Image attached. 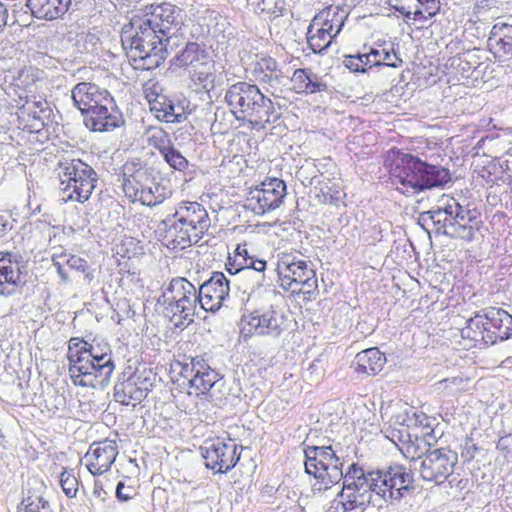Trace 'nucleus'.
Listing matches in <instances>:
<instances>
[{
    "label": "nucleus",
    "instance_id": "603ef678",
    "mask_svg": "<svg viewBox=\"0 0 512 512\" xmlns=\"http://www.w3.org/2000/svg\"><path fill=\"white\" fill-rule=\"evenodd\" d=\"M388 3L407 19H411L415 6H419V0H388Z\"/></svg>",
    "mask_w": 512,
    "mask_h": 512
},
{
    "label": "nucleus",
    "instance_id": "39448f33",
    "mask_svg": "<svg viewBox=\"0 0 512 512\" xmlns=\"http://www.w3.org/2000/svg\"><path fill=\"white\" fill-rule=\"evenodd\" d=\"M173 217L175 221L166 235L173 249H185L198 243L211 223L207 210L198 202L179 203Z\"/></svg>",
    "mask_w": 512,
    "mask_h": 512
},
{
    "label": "nucleus",
    "instance_id": "9b49d317",
    "mask_svg": "<svg viewBox=\"0 0 512 512\" xmlns=\"http://www.w3.org/2000/svg\"><path fill=\"white\" fill-rule=\"evenodd\" d=\"M405 458H410V470H419L421 477L427 481L442 483L451 473L457 456L448 450V454L441 450H426L425 453L415 456L417 450H400Z\"/></svg>",
    "mask_w": 512,
    "mask_h": 512
},
{
    "label": "nucleus",
    "instance_id": "2f4dec72",
    "mask_svg": "<svg viewBox=\"0 0 512 512\" xmlns=\"http://www.w3.org/2000/svg\"><path fill=\"white\" fill-rule=\"evenodd\" d=\"M190 78L192 82L197 86L198 89H204L210 91L214 88L215 83V66L213 60L210 57L189 70Z\"/></svg>",
    "mask_w": 512,
    "mask_h": 512
},
{
    "label": "nucleus",
    "instance_id": "c85d7f7f",
    "mask_svg": "<svg viewBox=\"0 0 512 512\" xmlns=\"http://www.w3.org/2000/svg\"><path fill=\"white\" fill-rule=\"evenodd\" d=\"M348 15L346 8L331 5L320 11L314 18L322 22V26H325L337 36L341 32Z\"/></svg>",
    "mask_w": 512,
    "mask_h": 512
},
{
    "label": "nucleus",
    "instance_id": "7c9ffc66",
    "mask_svg": "<svg viewBox=\"0 0 512 512\" xmlns=\"http://www.w3.org/2000/svg\"><path fill=\"white\" fill-rule=\"evenodd\" d=\"M115 457V450H88L85 454L87 469L93 475H101L110 469Z\"/></svg>",
    "mask_w": 512,
    "mask_h": 512
},
{
    "label": "nucleus",
    "instance_id": "6e6d98bb",
    "mask_svg": "<svg viewBox=\"0 0 512 512\" xmlns=\"http://www.w3.org/2000/svg\"><path fill=\"white\" fill-rule=\"evenodd\" d=\"M467 379L462 377L446 378L439 382L445 389H448L450 393H454L464 389Z\"/></svg>",
    "mask_w": 512,
    "mask_h": 512
},
{
    "label": "nucleus",
    "instance_id": "dca6fc26",
    "mask_svg": "<svg viewBox=\"0 0 512 512\" xmlns=\"http://www.w3.org/2000/svg\"><path fill=\"white\" fill-rule=\"evenodd\" d=\"M229 291L226 276L222 272H214L197 290L200 308L209 312L218 311L229 296Z\"/></svg>",
    "mask_w": 512,
    "mask_h": 512
},
{
    "label": "nucleus",
    "instance_id": "f3484780",
    "mask_svg": "<svg viewBox=\"0 0 512 512\" xmlns=\"http://www.w3.org/2000/svg\"><path fill=\"white\" fill-rule=\"evenodd\" d=\"M75 107H77L84 116H87L96 109L98 105L110 104L111 94L98 85L90 82H80L74 86L71 91Z\"/></svg>",
    "mask_w": 512,
    "mask_h": 512
},
{
    "label": "nucleus",
    "instance_id": "cd10ccee",
    "mask_svg": "<svg viewBox=\"0 0 512 512\" xmlns=\"http://www.w3.org/2000/svg\"><path fill=\"white\" fill-rule=\"evenodd\" d=\"M52 261L63 282H68L70 280L65 268L66 266L72 270L82 273H84L88 268V263L84 258L77 255L67 254L64 251H61L60 253H53Z\"/></svg>",
    "mask_w": 512,
    "mask_h": 512
},
{
    "label": "nucleus",
    "instance_id": "4468645a",
    "mask_svg": "<svg viewBox=\"0 0 512 512\" xmlns=\"http://www.w3.org/2000/svg\"><path fill=\"white\" fill-rule=\"evenodd\" d=\"M161 34L179 33L186 19L181 8L170 3H162L152 8L142 17Z\"/></svg>",
    "mask_w": 512,
    "mask_h": 512
},
{
    "label": "nucleus",
    "instance_id": "37998d69",
    "mask_svg": "<svg viewBox=\"0 0 512 512\" xmlns=\"http://www.w3.org/2000/svg\"><path fill=\"white\" fill-rule=\"evenodd\" d=\"M128 378L137 387L140 393L143 394L144 397L147 396V393L151 390L153 386L154 377L152 376L151 371H148L146 369H143L142 371L137 370Z\"/></svg>",
    "mask_w": 512,
    "mask_h": 512
},
{
    "label": "nucleus",
    "instance_id": "1a4fd4ad",
    "mask_svg": "<svg viewBox=\"0 0 512 512\" xmlns=\"http://www.w3.org/2000/svg\"><path fill=\"white\" fill-rule=\"evenodd\" d=\"M381 470H365L362 466L352 463L343 478V489L340 496L346 498L344 509H352L372 501L373 494L378 496Z\"/></svg>",
    "mask_w": 512,
    "mask_h": 512
},
{
    "label": "nucleus",
    "instance_id": "a878e982",
    "mask_svg": "<svg viewBox=\"0 0 512 512\" xmlns=\"http://www.w3.org/2000/svg\"><path fill=\"white\" fill-rule=\"evenodd\" d=\"M291 82L297 93L313 94L326 90L327 85L316 74L306 69L294 71Z\"/></svg>",
    "mask_w": 512,
    "mask_h": 512
},
{
    "label": "nucleus",
    "instance_id": "09e8293b",
    "mask_svg": "<svg viewBox=\"0 0 512 512\" xmlns=\"http://www.w3.org/2000/svg\"><path fill=\"white\" fill-rule=\"evenodd\" d=\"M255 72H266L272 73L270 79L280 80L283 75L281 70L278 67V64L275 59L272 57H263L257 62V68Z\"/></svg>",
    "mask_w": 512,
    "mask_h": 512
},
{
    "label": "nucleus",
    "instance_id": "7ed1b4c3",
    "mask_svg": "<svg viewBox=\"0 0 512 512\" xmlns=\"http://www.w3.org/2000/svg\"><path fill=\"white\" fill-rule=\"evenodd\" d=\"M225 101L238 120H245L253 127L264 129L279 118L273 101L257 85L237 82L225 93Z\"/></svg>",
    "mask_w": 512,
    "mask_h": 512
},
{
    "label": "nucleus",
    "instance_id": "13d9d810",
    "mask_svg": "<svg viewBox=\"0 0 512 512\" xmlns=\"http://www.w3.org/2000/svg\"><path fill=\"white\" fill-rule=\"evenodd\" d=\"M359 62H361V57L357 55H347L343 59V65L351 72H360L361 65H359Z\"/></svg>",
    "mask_w": 512,
    "mask_h": 512
},
{
    "label": "nucleus",
    "instance_id": "aec40b11",
    "mask_svg": "<svg viewBox=\"0 0 512 512\" xmlns=\"http://www.w3.org/2000/svg\"><path fill=\"white\" fill-rule=\"evenodd\" d=\"M463 213L464 207L460 205L456 199L447 197L442 207H438L435 210L422 212L419 216V223L423 227L432 224L435 233L440 234V227H444L443 223L448 216H453L462 220L463 217H465Z\"/></svg>",
    "mask_w": 512,
    "mask_h": 512
},
{
    "label": "nucleus",
    "instance_id": "680f3d73",
    "mask_svg": "<svg viewBox=\"0 0 512 512\" xmlns=\"http://www.w3.org/2000/svg\"><path fill=\"white\" fill-rule=\"evenodd\" d=\"M270 76H272V73L258 72L257 79L260 82L268 83L271 87L280 83V80L270 79Z\"/></svg>",
    "mask_w": 512,
    "mask_h": 512
},
{
    "label": "nucleus",
    "instance_id": "473e14b6",
    "mask_svg": "<svg viewBox=\"0 0 512 512\" xmlns=\"http://www.w3.org/2000/svg\"><path fill=\"white\" fill-rule=\"evenodd\" d=\"M218 373L215 371L207 372L199 375H191L189 379L190 388L194 390L196 395H208L211 401H215L212 389L217 385Z\"/></svg>",
    "mask_w": 512,
    "mask_h": 512
},
{
    "label": "nucleus",
    "instance_id": "f257e3e1",
    "mask_svg": "<svg viewBox=\"0 0 512 512\" xmlns=\"http://www.w3.org/2000/svg\"><path fill=\"white\" fill-rule=\"evenodd\" d=\"M67 358L73 383L82 387H104L115 369L109 344L96 339L71 338Z\"/></svg>",
    "mask_w": 512,
    "mask_h": 512
},
{
    "label": "nucleus",
    "instance_id": "5fc2aeb1",
    "mask_svg": "<svg viewBox=\"0 0 512 512\" xmlns=\"http://www.w3.org/2000/svg\"><path fill=\"white\" fill-rule=\"evenodd\" d=\"M159 46H164L165 48V58L167 55L174 51L180 45V36L179 33H169V34H161Z\"/></svg>",
    "mask_w": 512,
    "mask_h": 512
},
{
    "label": "nucleus",
    "instance_id": "4d7b16f0",
    "mask_svg": "<svg viewBox=\"0 0 512 512\" xmlns=\"http://www.w3.org/2000/svg\"><path fill=\"white\" fill-rule=\"evenodd\" d=\"M220 452H224V451L223 450H205V452L202 454V457L204 459V462H205V465L207 468L217 472V468L219 465L218 459H219Z\"/></svg>",
    "mask_w": 512,
    "mask_h": 512
},
{
    "label": "nucleus",
    "instance_id": "774afa93",
    "mask_svg": "<svg viewBox=\"0 0 512 512\" xmlns=\"http://www.w3.org/2000/svg\"><path fill=\"white\" fill-rule=\"evenodd\" d=\"M254 259L255 258L253 256H249L248 255V252L246 253L245 273H250L251 272V267L253 265Z\"/></svg>",
    "mask_w": 512,
    "mask_h": 512
},
{
    "label": "nucleus",
    "instance_id": "c756f323",
    "mask_svg": "<svg viewBox=\"0 0 512 512\" xmlns=\"http://www.w3.org/2000/svg\"><path fill=\"white\" fill-rule=\"evenodd\" d=\"M488 46L504 53L512 52V25L505 22L495 23L488 37Z\"/></svg>",
    "mask_w": 512,
    "mask_h": 512
},
{
    "label": "nucleus",
    "instance_id": "6ab92c4d",
    "mask_svg": "<svg viewBox=\"0 0 512 512\" xmlns=\"http://www.w3.org/2000/svg\"><path fill=\"white\" fill-rule=\"evenodd\" d=\"M486 329V344H495L508 339L512 333V316L500 308H489L483 314Z\"/></svg>",
    "mask_w": 512,
    "mask_h": 512
},
{
    "label": "nucleus",
    "instance_id": "4c0bfd02",
    "mask_svg": "<svg viewBox=\"0 0 512 512\" xmlns=\"http://www.w3.org/2000/svg\"><path fill=\"white\" fill-rule=\"evenodd\" d=\"M343 461L340 460L338 456L335 454V450H329L327 461L325 463V472H324V484L328 486L329 484L338 483L341 479L344 478V473L342 471Z\"/></svg>",
    "mask_w": 512,
    "mask_h": 512
},
{
    "label": "nucleus",
    "instance_id": "338daca9",
    "mask_svg": "<svg viewBox=\"0 0 512 512\" xmlns=\"http://www.w3.org/2000/svg\"><path fill=\"white\" fill-rule=\"evenodd\" d=\"M266 269V261L262 259H254L253 265L251 267V271L254 270L256 272H264Z\"/></svg>",
    "mask_w": 512,
    "mask_h": 512
},
{
    "label": "nucleus",
    "instance_id": "58836bf2",
    "mask_svg": "<svg viewBox=\"0 0 512 512\" xmlns=\"http://www.w3.org/2000/svg\"><path fill=\"white\" fill-rule=\"evenodd\" d=\"M248 5L259 15H268L270 19L282 16L285 7L282 0H248Z\"/></svg>",
    "mask_w": 512,
    "mask_h": 512
},
{
    "label": "nucleus",
    "instance_id": "e2e57ef3",
    "mask_svg": "<svg viewBox=\"0 0 512 512\" xmlns=\"http://www.w3.org/2000/svg\"><path fill=\"white\" fill-rule=\"evenodd\" d=\"M391 442L397 447L400 448V445L405 444V440H403L402 431H391V436L389 437Z\"/></svg>",
    "mask_w": 512,
    "mask_h": 512
},
{
    "label": "nucleus",
    "instance_id": "9d476101",
    "mask_svg": "<svg viewBox=\"0 0 512 512\" xmlns=\"http://www.w3.org/2000/svg\"><path fill=\"white\" fill-rule=\"evenodd\" d=\"M277 273L280 286L285 289L296 291L293 286H299L298 291L311 295L317 288V277L310 261L306 260L299 253H283L277 263Z\"/></svg>",
    "mask_w": 512,
    "mask_h": 512
},
{
    "label": "nucleus",
    "instance_id": "f03ea898",
    "mask_svg": "<svg viewBox=\"0 0 512 512\" xmlns=\"http://www.w3.org/2000/svg\"><path fill=\"white\" fill-rule=\"evenodd\" d=\"M386 162L392 184L403 194L414 195L451 182L449 169L428 164L409 153L391 150Z\"/></svg>",
    "mask_w": 512,
    "mask_h": 512
},
{
    "label": "nucleus",
    "instance_id": "a211bd4d",
    "mask_svg": "<svg viewBox=\"0 0 512 512\" xmlns=\"http://www.w3.org/2000/svg\"><path fill=\"white\" fill-rule=\"evenodd\" d=\"M110 104L101 103L90 114L85 116V124L93 131H111L124 124L121 111L115 104L113 97H110Z\"/></svg>",
    "mask_w": 512,
    "mask_h": 512
},
{
    "label": "nucleus",
    "instance_id": "a18cd8bd",
    "mask_svg": "<svg viewBox=\"0 0 512 512\" xmlns=\"http://www.w3.org/2000/svg\"><path fill=\"white\" fill-rule=\"evenodd\" d=\"M161 155L166 163L175 170L183 171L188 166L187 159L173 145Z\"/></svg>",
    "mask_w": 512,
    "mask_h": 512
},
{
    "label": "nucleus",
    "instance_id": "0e129e2a",
    "mask_svg": "<svg viewBox=\"0 0 512 512\" xmlns=\"http://www.w3.org/2000/svg\"><path fill=\"white\" fill-rule=\"evenodd\" d=\"M246 254L244 256H234L233 262L237 265L235 272L245 273Z\"/></svg>",
    "mask_w": 512,
    "mask_h": 512
},
{
    "label": "nucleus",
    "instance_id": "79ce46f5",
    "mask_svg": "<svg viewBox=\"0 0 512 512\" xmlns=\"http://www.w3.org/2000/svg\"><path fill=\"white\" fill-rule=\"evenodd\" d=\"M148 144L157 149L160 154L172 146L168 133L157 127H151L148 130Z\"/></svg>",
    "mask_w": 512,
    "mask_h": 512
},
{
    "label": "nucleus",
    "instance_id": "bf43d9fd",
    "mask_svg": "<svg viewBox=\"0 0 512 512\" xmlns=\"http://www.w3.org/2000/svg\"><path fill=\"white\" fill-rule=\"evenodd\" d=\"M357 56L361 57V62H359V65H361V73L366 72L367 67L372 68L374 66L372 57L370 56V52L364 54H357Z\"/></svg>",
    "mask_w": 512,
    "mask_h": 512
},
{
    "label": "nucleus",
    "instance_id": "052dcab7",
    "mask_svg": "<svg viewBox=\"0 0 512 512\" xmlns=\"http://www.w3.org/2000/svg\"><path fill=\"white\" fill-rule=\"evenodd\" d=\"M8 21V9L0 2V34L3 32Z\"/></svg>",
    "mask_w": 512,
    "mask_h": 512
},
{
    "label": "nucleus",
    "instance_id": "69168bd1",
    "mask_svg": "<svg viewBox=\"0 0 512 512\" xmlns=\"http://www.w3.org/2000/svg\"><path fill=\"white\" fill-rule=\"evenodd\" d=\"M124 488H125V485L123 482H119L117 484L116 497L121 501H127L131 498V496L129 494H127V493H125V491H123Z\"/></svg>",
    "mask_w": 512,
    "mask_h": 512
},
{
    "label": "nucleus",
    "instance_id": "b1692460",
    "mask_svg": "<svg viewBox=\"0 0 512 512\" xmlns=\"http://www.w3.org/2000/svg\"><path fill=\"white\" fill-rule=\"evenodd\" d=\"M20 282V270L17 262L11 260L9 253L0 252V294L10 295L13 290L7 286H17Z\"/></svg>",
    "mask_w": 512,
    "mask_h": 512
},
{
    "label": "nucleus",
    "instance_id": "6e6552de",
    "mask_svg": "<svg viewBox=\"0 0 512 512\" xmlns=\"http://www.w3.org/2000/svg\"><path fill=\"white\" fill-rule=\"evenodd\" d=\"M164 314L175 326L194 322L199 298L196 287L186 278H173L161 295Z\"/></svg>",
    "mask_w": 512,
    "mask_h": 512
},
{
    "label": "nucleus",
    "instance_id": "ddd939ff",
    "mask_svg": "<svg viewBox=\"0 0 512 512\" xmlns=\"http://www.w3.org/2000/svg\"><path fill=\"white\" fill-rule=\"evenodd\" d=\"M240 325L243 338L252 334L277 337L284 329L285 318L271 306L267 310H255L249 315H243Z\"/></svg>",
    "mask_w": 512,
    "mask_h": 512
},
{
    "label": "nucleus",
    "instance_id": "f8f14e48",
    "mask_svg": "<svg viewBox=\"0 0 512 512\" xmlns=\"http://www.w3.org/2000/svg\"><path fill=\"white\" fill-rule=\"evenodd\" d=\"M285 195V182L279 178H269L249 190L245 207L255 214L262 215L280 207Z\"/></svg>",
    "mask_w": 512,
    "mask_h": 512
},
{
    "label": "nucleus",
    "instance_id": "864d4df0",
    "mask_svg": "<svg viewBox=\"0 0 512 512\" xmlns=\"http://www.w3.org/2000/svg\"><path fill=\"white\" fill-rule=\"evenodd\" d=\"M143 92L150 106L164 96L161 85L154 80H149L144 84Z\"/></svg>",
    "mask_w": 512,
    "mask_h": 512
},
{
    "label": "nucleus",
    "instance_id": "de8ad7c7",
    "mask_svg": "<svg viewBox=\"0 0 512 512\" xmlns=\"http://www.w3.org/2000/svg\"><path fill=\"white\" fill-rule=\"evenodd\" d=\"M224 452L219 453V465L217 468L218 473H226L235 467L240 459V454H237V450H223Z\"/></svg>",
    "mask_w": 512,
    "mask_h": 512
},
{
    "label": "nucleus",
    "instance_id": "bb28decb",
    "mask_svg": "<svg viewBox=\"0 0 512 512\" xmlns=\"http://www.w3.org/2000/svg\"><path fill=\"white\" fill-rule=\"evenodd\" d=\"M321 23L313 18L307 30V43L314 53L325 51L336 37Z\"/></svg>",
    "mask_w": 512,
    "mask_h": 512
},
{
    "label": "nucleus",
    "instance_id": "f704fd0d",
    "mask_svg": "<svg viewBox=\"0 0 512 512\" xmlns=\"http://www.w3.org/2000/svg\"><path fill=\"white\" fill-rule=\"evenodd\" d=\"M114 390L115 400L126 406H135L137 402L139 403L145 398L129 378L116 384Z\"/></svg>",
    "mask_w": 512,
    "mask_h": 512
},
{
    "label": "nucleus",
    "instance_id": "3c124183",
    "mask_svg": "<svg viewBox=\"0 0 512 512\" xmlns=\"http://www.w3.org/2000/svg\"><path fill=\"white\" fill-rule=\"evenodd\" d=\"M214 371L201 357H195L191 359L190 364L183 366V373L190 372L191 375H199L207 372Z\"/></svg>",
    "mask_w": 512,
    "mask_h": 512
},
{
    "label": "nucleus",
    "instance_id": "8fccbe9b",
    "mask_svg": "<svg viewBox=\"0 0 512 512\" xmlns=\"http://www.w3.org/2000/svg\"><path fill=\"white\" fill-rule=\"evenodd\" d=\"M22 503H26L24 512H52L49 502L42 496H28Z\"/></svg>",
    "mask_w": 512,
    "mask_h": 512
},
{
    "label": "nucleus",
    "instance_id": "a19ab883",
    "mask_svg": "<svg viewBox=\"0 0 512 512\" xmlns=\"http://www.w3.org/2000/svg\"><path fill=\"white\" fill-rule=\"evenodd\" d=\"M440 10V0H419V6H415L411 19L425 22L435 16Z\"/></svg>",
    "mask_w": 512,
    "mask_h": 512
},
{
    "label": "nucleus",
    "instance_id": "49530a36",
    "mask_svg": "<svg viewBox=\"0 0 512 512\" xmlns=\"http://www.w3.org/2000/svg\"><path fill=\"white\" fill-rule=\"evenodd\" d=\"M48 111L46 101L28 100L22 106V112L31 116L34 120L41 121Z\"/></svg>",
    "mask_w": 512,
    "mask_h": 512
},
{
    "label": "nucleus",
    "instance_id": "e433bc0d",
    "mask_svg": "<svg viewBox=\"0 0 512 512\" xmlns=\"http://www.w3.org/2000/svg\"><path fill=\"white\" fill-rule=\"evenodd\" d=\"M485 317L481 314H476L474 317L467 321L466 326L461 330L463 338L470 339L474 342H483L486 344V329L484 323Z\"/></svg>",
    "mask_w": 512,
    "mask_h": 512
},
{
    "label": "nucleus",
    "instance_id": "2eb2a0df",
    "mask_svg": "<svg viewBox=\"0 0 512 512\" xmlns=\"http://www.w3.org/2000/svg\"><path fill=\"white\" fill-rule=\"evenodd\" d=\"M413 476L402 467H389L381 470L378 496L383 500H401L405 494L414 489Z\"/></svg>",
    "mask_w": 512,
    "mask_h": 512
},
{
    "label": "nucleus",
    "instance_id": "20e7f679",
    "mask_svg": "<svg viewBox=\"0 0 512 512\" xmlns=\"http://www.w3.org/2000/svg\"><path fill=\"white\" fill-rule=\"evenodd\" d=\"M160 34L142 17H134L121 33L127 57L136 68L152 69L165 60V48L159 46Z\"/></svg>",
    "mask_w": 512,
    "mask_h": 512
},
{
    "label": "nucleus",
    "instance_id": "393cba45",
    "mask_svg": "<svg viewBox=\"0 0 512 512\" xmlns=\"http://www.w3.org/2000/svg\"><path fill=\"white\" fill-rule=\"evenodd\" d=\"M209 58L208 54L199 44L186 42L185 47L172 59V65L179 68H190L198 66Z\"/></svg>",
    "mask_w": 512,
    "mask_h": 512
},
{
    "label": "nucleus",
    "instance_id": "423d86ee",
    "mask_svg": "<svg viewBox=\"0 0 512 512\" xmlns=\"http://www.w3.org/2000/svg\"><path fill=\"white\" fill-rule=\"evenodd\" d=\"M122 189L132 202L149 207L161 204L170 193L157 182L154 169L134 163L126 164L123 168Z\"/></svg>",
    "mask_w": 512,
    "mask_h": 512
},
{
    "label": "nucleus",
    "instance_id": "4be33fe9",
    "mask_svg": "<svg viewBox=\"0 0 512 512\" xmlns=\"http://www.w3.org/2000/svg\"><path fill=\"white\" fill-rule=\"evenodd\" d=\"M465 217L462 220L448 216L443 223L444 227H440V234L447 235L452 238H459L466 241H471L474 238L475 231L470 225L473 219L471 211L464 207Z\"/></svg>",
    "mask_w": 512,
    "mask_h": 512
},
{
    "label": "nucleus",
    "instance_id": "c9c22d12",
    "mask_svg": "<svg viewBox=\"0 0 512 512\" xmlns=\"http://www.w3.org/2000/svg\"><path fill=\"white\" fill-rule=\"evenodd\" d=\"M150 110L155 113L159 120L167 123H179L183 118L182 113L175 112L174 105L165 95L153 103Z\"/></svg>",
    "mask_w": 512,
    "mask_h": 512
},
{
    "label": "nucleus",
    "instance_id": "c03bdc74",
    "mask_svg": "<svg viewBox=\"0 0 512 512\" xmlns=\"http://www.w3.org/2000/svg\"><path fill=\"white\" fill-rule=\"evenodd\" d=\"M60 485L67 497L73 498L76 496L79 482L73 469H63L60 474Z\"/></svg>",
    "mask_w": 512,
    "mask_h": 512
},
{
    "label": "nucleus",
    "instance_id": "72a5a7b5",
    "mask_svg": "<svg viewBox=\"0 0 512 512\" xmlns=\"http://www.w3.org/2000/svg\"><path fill=\"white\" fill-rule=\"evenodd\" d=\"M305 455V471L315 478L324 481L325 463L329 450H303Z\"/></svg>",
    "mask_w": 512,
    "mask_h": 512
},
{
    "label": "nucleus",
    "instance_id": "5701e85b",
    "mask_svg": "<svg viewBox=\"0 0 512 512\" xmlns=\"http://www.w3.org/2000/svg\"><path fill=\"white\" fill-rule=\"evenodd\" d=\"M386 362L385 355L378 348H369L359 352L354 360L355 370L367 375L379 373Z\"/></svg>",
    "mask_w": 512,
    "mask_h": 512
},
{
    "label": "nucleus",
    "instance_id": "ea45409f",
    "mask_svg": "<svg viewBox=\"0 0 512 512\" xmlns=\"http://www.w3.org/2000/svg\"><path fill=\"white\" fill-rule=\"evenodd\" d=\"M370 56L372 57L374 66H388L397 68L401 66L402 60L396 54L393 48H371Z\"/></svg>",
    "mask_w": 512,
    "mask_h": 512
},
{
    "label": "nucleus",
    "instance_id": "0eeeda50",
    "mask_svg": "<svg viewBox=\"0 0 512 512\" xmlns=\"http://www.w3.org/2000/svg\"><path fill=\"white\" fill-rule=\"evenodd\" d=\"M60 196L64 202L84 203L91 196L97 182V174L80 159L64 158L57 164Z\"/></svg>",
    "mask_w": 512,
    "mask_h": 512
},
{
    "label": "nucleus",
    "instance_id": "412c9836",
    "mask_svg": "<svg viewBox=\"0 0 512 512\" xmlns=\"http://www.w3.org/2000/svg\"><path fill=\"white\" fill-rule=\"evenodd\" d=\"M71 0H27L32 15L39 19L54 20L68 9Z\"/></svg>",
    "mask_w": 512,
    "mask_h": 512
}]
</instances>
